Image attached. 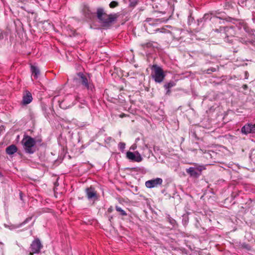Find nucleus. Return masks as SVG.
Instances as JSON below:
<instances>
[{
  "mask_svg": "<svg viewBox=\"0 0 255 255\" xmlns=\"http://www.w3.org/2000/svg\"><path fill=\"white\" fill-rule=\"evenodd\" d=\"M18 33V34H20V33L22 34L23 33H20V32H18V33Z\"/></svg>",
  "mask_w": 255,
  "mask_h": 255,
  "instance_id": "33",
  "label": "nucleus"
},
{
  "mask_svg": "<svg viewBox=\"0 0 255 255\" xmlns=\"http://www.w3.org/2000/svg\"><path fill=\"white\" fill-rule=\"evenodd\" d=\"M31 71L32 73V76L34 77V79H37L40 74V71L38 68L34 65H31Z\"/></svg>",
  "mask_w": 255,
  "mask_h": 255,
  "instance_id": "15",
  "label": "nucleus"
},
{
  "mask_svg": "<svg viewBox=\"0 0 255 255\" xmlns=\"http://www.w3.org/2000/svg\"><path fill=\"white\" fill-rule=\"evenodd\" d=\"M32 100V95L29 91H26V94L23 95L22 98V103L23 105H26L29 104Z\"/></svg>",
  "mask_w": 255,
  "mask_h": 255,
  "instance_id": "12",
  "label": "nucleus"
},
{
  "mask_svg": "<svg viewBox=\"0 0 255 255\" xmlns=\"http://www.w3.org/2000/svg\"><path fill=\"white\" fill-rule=\"evenodd\" d=\"M76 82L82 87L86 89L89 92H93L94 89V86L92 83H91L87 76L85 75L83 73L81 72H78L77 73V77L75 78Z\"/></svg>",
  "mask_w": 255,
  "mask_h": 255,
  "instance_id": "3",
  "label": "nucleus"
},
{
  "mask_svg": "<svg viewBox=\"0 0 255 255\" xmlns=\"http://www.w3.org/2000/svg\"><path fill=\"white\" fill-rule=\"evenodd\" d=\"M62 104H63V103H61V104H60V107L61 108H62ZM63 108H64V107H63Z\"/></svg>",
  "mask_w": 255,
  "mask_h": 255,
  "instance_id": "31",
  "label": "nucleus"
},
{
  "mask_svg": "<svg viewBox=\"0 0 255 255\" xmlns=\"http://www.w3.org/2000/svg\"><path fill=\"white\" fill-rule=\"evenodd\" d=\"M119 5V3L116 1H112L110 3L109 5L111 8H114Z\"/></svg>",
  "mask_w": 255,
  "mask_h": 255,
  "instance_id": "22",
  "label": "nucleus"
},
{
  "mask_svg": "<svg viewBox=\"0 0 255 255\" xmlns=\"http://www.w3.org/2000/svg\"><path fill=\"white\" fill-rule=\"evenodd\" d=\"M34 253H33L32 251H31L29 254V255H33Z\"/></svg>",
  "mask_w": 255,
  "mask_h": 255,
  "instance_id": "29",
  "label": "nucleus"
},
{
  "mask_svg": "<svg viewBox=\"0 0 255 255\" xmlns=\"http://www.w3.org/2000/svg\"><path fill=\"white\" fill-rule=\"evenodd\" d=\"M175 84L173 81H170L169 82L166 83L164 85V87L166 90V95H169L171 93L170 88L174 87Z\"/></svg>",
  "mask_w": 255,
  "mask_h": 255,
  "instance_id": "16",
  "label": "nucleus"
},
{
  "mask_svg": "<svg viewBox=\"0 0 255 255\" xmlns=\"http://www.w3.org/2000/svg\"><path fill=\"white\" fill-rule=\"evenodd\" d=\"M31 219H32V217H31L27 218L22 223H21L19 225V227H21L22 226L26 224V223H27L28 222L30 221L31 220Z\"/></svg>",
  "mask_w": 255,
  "mask_h": 255,
  "instance_id": "23",
  "label": "nucleus"
},
{
  "mask_svg": "<svg viewBox=\"0 0 255 255\" xmlns=\"http://www.w3.org/2000/svg\"><path fill=\"white\" fill-rule=\"evenodd\" d=\"M194 21V18L192 16V12L190 11H189V14L188 16V25H191V23Z\"/></svg>",
  "mask_w": 255,
  "mask_h": 255,
  "instance_id": "20",
  "label": "nucleus"
},
{
  "mask_svg": "<svg viewBox=\"0 0 255 255\" xmlns=\"http://www.w3.org/2000/svg\"><path fill=\"white\" fill-rule=\"evenodd\" d=\"M87 197L89 200H95L97 199V194L94 187L91 186L85 190Z\"/></svg>",
  "mask_w": 255,
  "mask_h": 255,
  "instance_id": "11",
  "label": "nucleus"
},
{
  "mask_svg": "<svg viewBox=\"0 0 255 255\" xmlns=\"http://www.w3.org/2000/svg\"><path fill=\"white\" fill-rule=\"evenodd\" d=\"M127 157L128 159L132 161L137 162L136 156L135 155V153H133L132 152L128 151L127 152Z\"/></svg>",
  "mask_w": 255,
  "mask_h": 255,
  "instance_id": "17",
  "label": "nucleus"
},
{
  "mask_svg": "<svg viewBox=\"0 0 255 255\" xmlns=\"http://www.w3.org/2000/svg\"><path fill=\"white\" fill-rule=\"evenodd\" d=\"M126 147V144L124 142H120L119 144V147L120 149L123 151Z\"/></svg>",
  "mask_w": 255,
  "mask_h": 255,
  "instance_id": "24",
  "label": "nucleus"
},
{
  "mask_svg": "<svg viewBox=\"0 0 255 255\" xmlns=\"http://www.w3.org/2000/svg\"><path fill=\"white\" fill-rule=\"evenodd\" d=\"M241 132L244 134L255 133V124H247L241 128Z\"/></svg>",
  "mask_w": 255,
  "mask_h": 255,
  "instance_id": "10",
  "label": "nucleus"
},
{
  "mask_svg": "<svg viewBox=\"0 0 255 255\" xmlns=\"http://www.w3.org/2000/svg\"><path fill=\"white\" fill-rule=\"evenodd\" d=\"M136 148V145L135 144H133L131 145V146L130 147V149L134 150Z\"/></svg>",
  "mask_w": 255,
  "mask_h": 255,
  "instance_id": "25",
  "label": "nucleus"
},
{
  "mask_svg": "<svg viewBox=\"0 0 255 255\" xmlns=\"http://www.w3.org/2000/svg\"><path fill=\"white\" fill-rule=\"evenodd\" d=\"M42 248L43 245L38 238L35 239L30 246V251L36 254H39Z\"/></svg>",
  "mask_w": 255,
  "mask_h": 255,
  "instance_id": "7",
  "label": "nucleus"
},
{
  "mask_svg": "<svg viewBox=\"0 0 255 255\" xmlns=\"http://www.w3.org/2000/svg\"><path fill=\"white\" fill-rule=\"evenodd\" d=\"M141 48L145 50L146 48L149 50L146 52L148 54H151L152 52L155 51V49L158 48V44L156 43L152 42H148L146 43H142L140 44Z\"/></svg>",
  "mask_w": 255,
  "mask_h": 255,
  "instance_id": "8",
  "label": "nucleus"
},
{
  "mask_svg": "<svg viewBox=\"0 0 255 255\" xmlns=\"http://www.w3.org/2000/svg\"><path fill=\"white\" fill-rule=\"evenodd\" d=\"M163 180L160 178H156L151 179L145 182V186L148 188H152L156 187L158 185L162 184Z\"/></svg>",
  "mask_w": 255,
  "mask_h": 255,
  "instance_id": "9",
  "label": "nucleus"
},
{
  "mask_svg": "<svg viewBox=\"0 0 255 255\" xmlns=\"http://www.w3.org/2000/svg\"><path fill=\"white\" fill-rule=\"evenodd\" d=\"M42 28L43 31H52L54 30L53 25L48 21L44 22Z\"/></svg>",
  "mask_w": 255,
  "mask_h": 255,
  "instance_id": "14",
  "label": "nucleus"
},
{
  "mask_svg": "<svg viewBox=\"0 0 255 255\" xmlns=\"http://www.w3.org/2000/svg\"><path fill=\"white\" fill-rule=\"evenodd\" d=\"M97 13L98 19L102 23V25L105 27L110 26L116 21L118 16L117 13L107 14L104 12L102 8H99Z\"/></svg>",
  "mask_w": 255,
  "mask_h": 255,
  "instance_id": "1",
  "label": "nucleus"
},
{
  "mask_svg": "<svg viewBox=\"0 0 255 255\" xmlns=\"http://www.w3.org/2000/svg\"><path fill=\"white\" fill-rule=\"evenodd\" d=\"M151 76L156 83H161L165 76L162 69L157 65H153L151 68Z\"/></svg>",
  "mask_w": 255,
  "mask_h": 255,
  "instance_id": "5",
  "label": "nucleus"
},
{
  "mask_svg": "<svg viewBox=\"0 0 255 255\" xmlns=\"http://www.w3.org/2000/svg\"><path fill=\"white\" fill-rule=\"evenodd\" d=\"M112 211H113V209H112V207L109 208L108 209V211L109 212H111Z\"/></svg>",
  "mask_w": 255,
  "mask_h": 255,
  "instance_id": "26",
  "label": "nucleus"
},
{
  "mask_svg": "<svg viewBox=\"0 0 255 255\" xmlns=\"http://www.w3.org/2000/svg\"><path fill=\"white\" fill-rule=\"evenodd\" d=\"M230 30L237 31H240L241 32H249V27L247 24L244 22H239L238 24L234 25H228L224 26H220V29H216L215 32H219V31H224V32H228Z\"/></svg>",
  "mask_w": 255,
  "mask_h": 255,
  "instance_id": "4",
  "label": "nucleus"
},
{
  "mask_svg": "<svg viewBox=\"0 0 255 255\" xmlns=\"http://www.w3.org/2000/svg\"><path fill=\"white\" fill-rule=\"evenodd\" d=\"M3 38V35L2 33H0V39Z\"/></svg>",
  "mask_w": 255,
  "mask_h": 255,
  "instance_id": "27",
  "label": "nucleus"
},
{
  "mask_svg": "<svg viewBox=\"0 0 255 255\" xmlns=\"http://www.w3.org/2000/svg\"><path fill=\"white\" fill-rule=\"evenodd\" d=\"M17 150L16 146L14 144H11L7 146L5 149L6 153L8 155H12L15 153Z\"/></svg>",
  "mask_w": 255,
  "mask_h": 255,
  "instance_id": "13",
  "label": "nucleus"
},
{
  "mask_svg": "<svg viewBox=\"0 0 255 255\" xmlns=\"http://www.w3.org/2000/svg\"><path fill=\"white\" fill-rule=\"evenodd\" d=\"M211 20L213 22H217L219 21V23H221L220 20H223V22L224 23V20H226V21H231V20L233 19L232 18L229 17V20H226V19L222 17L214 15L212 13H206L202 19H200V21L202 22L203 20L206 21L207 20Z\"/></svg>",
  "mask_w": 255,
  "mask_h": 255,
  "instance_id": "6",
  "label": "nucleus"
},
{
  "mask_svg": "<svg viewBox=\"0 0 255 255\" xmlns=\"http://www.w3.org/2000/svg\"><path fill=\"white\" fill-rule=\"evenodd\" d=\"M187 172L189 173L191 176H196L198 174L197 172L193 167H190L189 169H188Z\"/></svg>",
  "mask_w": 255,
  "mask_h": 255,
  "instance_id": "19",
  "label": "nucleus"
},
{
  "mask_svg": "<svg viewBox=\"0 0 255 255\" xmlns=\"http://www.w3.org/2000/svg\"><path fill=\"white\" fill-rule=\"evenodd\" d=\"M133 153H135V155L136 156V159H137L136 160H137V162H141L142 160V157H141V155L137 151H135Z\"/></svg>",
  "mask_w": 255,
  "mask_h": 255,
  "instance_id": "21",
  "label": "nucleus"
},
{
  "mask_svg": "<svg viewBox=\"0 0 255 255\" xmlns=\"http://www.w3.org/2000/svg\"><path fill=\"white\" fill-rule=\"evenodd\" d=\"M112 219H113V217H112V216H110V217H109V221H110V222H111V220H112Z\"/></svg>",
  "mask_w": 255,
  "mask_h": 255,
  "instance_id": "30",
  "label": "nucleus"
},
{
  "mask_svg": "<svg viewBox=\"0 0 255 255\" xmlns=\"http://www.w3.org/2000/svg\"><path fill=\"white\" fill-rule=\"evenodd\" d=\"M37 141L30 136L24 135L21 142L24 151L30 154L34 153L36 151L35 144Z\"/></svg>",
  "mask_w": 255,
  "mask_h": 255,
  "instance_id": "2",
  "label": "nucleus"
},
{
  "mask_svg": "<svg viewBox=\"0 0 255 255\" xmlns=\"http://www.w3.org/2000/svg\"><path fill=\"white\" fill-rule=\"evenodd\" d=\"M20 198L21 200H22V193H20Z\"/></svg>",
  "mask_w": 255,
  "mask_h": 255,
  "instance_id": "28",
  "label": "nucleus"
},
{
  "mask_svg": "<svg viewBox=\"0 0 255 255\" xmlns=\"http://www.w3.org/2000/svg\"><path fill=\"white\" fill-rule=\"evenodd\" d=\"M115 209L117 211L120 213V214L122 216H126L127 215V214L125 211L123 210L121 207L118 206H116Z\"/></svg>",
  "mask_w": 255,
  "mask_h": 255,
  "instance_id": "18",
  "label": "nucleus"
},
{
  "mask_svg": "<svg viewBox=\"0 0 255 255\" xmlns=\"http://www.w3.org/2000/svg\"><path fill=\"white\" fill-rule=\"evenodd\" d=\"M247 87V86L246 85H245L244 86V88H246Z\"/></svg>",
  "mask_w": 255,
  "mask_h": 255,
  "instance_id": "32",
  "label": "nucleus"
}]
</instances>
